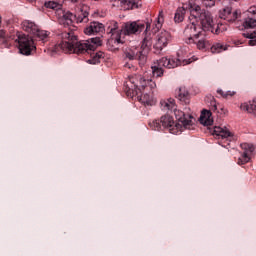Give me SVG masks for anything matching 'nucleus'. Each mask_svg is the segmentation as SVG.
I'll list each match as a JSON object with an SVG mask.
<instances>
[{
    "mask_svg": "<svg viewBox=\"0 0 256 256\" xmlns=\"http://www.w3.org/2000/svg\"><path fill=\"white\" fill-rule=\"evenodd\" d=\"M245 29H255L256 19L255 18H246L244 21Z\"/></svg>",
    "mask_w": 256,
    "mask_h": 256,
    "instance_id": "obj_34",
    "label": "nucleus"
},
{
    "mask_svg": "<svg viewBox=\"0 0 256 256\" xmlns=\"http://www.w3.org/2000/svg\"><path fill=\"white\" fill-rule=\"evenodd\" d=\"M30 3H33L34 1H36V0H28Z\"/></svg>",
    "mask_w": 256,
    "mask_h": 256,
    "instance_id": "obj_41",
    "label": "nucleus"
},
{
    "mask_svg": "<svg viewBox=\"0 0 256 256\" xmlns=\"http://www.w3.org/2000/svg\"><path fill=\"white\" fill-rule=\"evenodd\" d=\"M101 45L99 38H92L91 40L79 41L75 32H63L62 41L56 45L57 51H63L64 53H89V51H95L97 46Z\"/></svg>",
    "mask_w": 256,
    "mask_h": 256,
    "instance_id": "obj_1",
    "label": "nucleus"
},
{
    "mask_svg": "<svg viewBox=\"0 0 256 256\" xmlns=\"http://www.w3.org/2000/svg\"><path fill=\"white\" fill-rule=\"evenodd\" d=\"M62 19L67 25L73 24V19L76 23H89V12L85 10V7L78 6L75 12L64 11L62 14Z\"/></svg>",
    "mask_w": 256,
    "mask_h": 256,
    "instance_id": "obj_5",
    "label": "nucleus"
},
{
    "mask_svg": "<svg viewBox=\"0 0 256 256\" xmlns=\"http://www.w3.org/2000/svg\"><path fill=\"white\" fill-rule=\"evenodd\" d=\"M151 24H147L145 28V24L141 22H127L122 27V32L124 35H137V33H141L145 29V33L149 31Z\"/></svg>",
    "mask_w": 256,
    "mask_h": 256,
    "instance_id": "obj_8",
    "label": "nucleus"
},
{
    "mask_svg": "<svg viewBox=\"0 0 256 256\" xmlns=\"http://www.w3.org/2000/svg\"><path fill=\"white\" fill-rule=\"evenodd\" d=\"M244 152L238 158V165H245V163H249L251 161V154L255 151V147L253 145L247 144L244 145Z\"/></svg>",
    "mask_w": 256,
    "mask_h": 256,
    "instance_id": "obj_16",
    "label": "nucleus"
},
{
    "mask_svg": "<svg viewBox=\"0 0 256 256\" xmlns=\"http://www.w3.org/2000/svg\"><path fill=\"white\" fill-rule=\"evenodd\" d=\"M186 13H187V10H185V7L177 8L175 15H174L175 23H182V21H184V19H185Z\"/></svg>",
    "mask_w": 256,
    "mask_h": 256,
    "instance_id": "obj_24",
    "label": "nucleus"
},
{
    "mask_svg": "<svg viewBox=\"0 0 256 256\" xmlns=\"http://www.w3.org/2000/svg\"><path fill=\"white\" fill-rule=\"evenodd\" d=\"M217 93L221 95V97H224V99H227V97H233V95H235V92L233 91L224 92L222 89H218Z\"/></svg>",
    "mask_w": 256,
    "mask_h": 256,
    "instance_id": "obj_35",
    "label": "nucleus"
},
{
    "mask_svg": "<svg viewBox=\"0 0 256 256\" xmlns=\"http://www.w3.org/2000/svg\"><path fill=\"white\" fill-rule=\"evenodd\" d=\"M190 16L188 25H194V27H201L202 31H211L218 35L219 26L215 27L213 21V15L208 10L201 8L197 4L190 5Z\"/></svg>",
    "mask_w": 256,
    "mask_h": 256,
    "instance_id": "obj_2",
    "label": "nucleus"
},
{
    "mask_svg": "<svg viewBox=\"0 0 256 256\" xmlns=\"http://www.w3.org/2000/svg\"><path fill=\"white\" fill-rule=\"evenodd\" d=\"M171 43V33H169L166 30L161 31L160 33L157 34L156 36V41L154 43V49L156 51L161 52L167 45Z\"/></svg>",
    "mask_w": 256,
    "mask_h": 256,
    "instance_id": "obj_12",
    "label": "nucleus"
},
{
    "mask_svg": "<svg viewBox=\"0 0 256 256\" xmlns=\"http://www.w3.org/2000/svg\"><path fill=\"white\" fill-rule=\"evenodd\" d=\"M178 99L184 103H189V92L185 88H180L178 93Z\"/></svg>",
    "mask_w": 256,
    "mask_h": 256,
    "instance_id": "obj_30",
    "label": "nucleus"
},
{
    "mask_svg": "<svg viewBox=\"0 0 256 256\" xmlns=\"http://www.w3.org/2000/svg\"><path fill=\"white\" fill-rule=\"evenodd\" d=\"M160 123L166 131H169L172 135H179L183 131V126L173 119L170 115H164L160 118Z\"/></svg>",
    "mask_w": 256,
    "mask_h": 256,
    "instance_id": "obj_7",
    "label": "nucleus"
},
{
    "mask_svg": "<svg viewBox=\"0 0 256 256\" xmlns=\"http://www.w3.org/2000/svg\"><path fill=\"white\" fill-rule=\"evenodd\" d=\"M213 135H216L218 139H227L233 136V133L227 129V127L215 126Z\"/></svg>",
    "mask_w": 256,
    "mask_h": 256,
    "instance_id": "obj_19",
    "label": "nucleus"
},
{
    "mask_svg": "<svg viewBox=\"0 0 256 256\" xmlns=\"http://www.w3.org/2000/svg\"><path fill=\"white\" fill-rule=\"evenodd\" d=\"M15 41L18 43L19 51L22 55H31L36 49L33 38L21 32H17Z\"/></svg>",
    "mask_w": 256,
    "mask_h": 256,
    "instance_id": "obj_6",
    "label": "nucleus"
},
{
    "mask_svg": "<svg viewBox=\"0 0 256 256\" xmlns=\"http://www.w3.org/2000/svg\"><path fill=\"white\" fill-rule=\"evenodd\" d=\"M196 59L193 58V60H183L179 58H167L163 57L160 59V65H163V67H166V69H175V67H179V65H189V63H193Z\"/></svg>",
    "mask_w": 256,
    "mask_h": 256,
    "instance_id": "obj_13",
    "label": "nucleus"
},
{
    "mask_svg": "<svg viewBox=\"0 0 256 256\" xmlns=\"http://www.w3.org/2000/svg\"><path fill=\"white\" fill-rule=\"evenodd\" d=\"M38 28H39V26H37V24H35V22H33V21L24 20L22 22L23 31H26L27 33H30L31 35H34L35 33H37Z\"/></svg>",
    "mask_w": 256,
    "mask_h": 256,
    "instance_id": "obj_23",
    "label": "nucleus"
},
{
    "mask_svg": "<svg viewBox=\"0 0 256 256\" xmlns=\"http://www.w3.org/2000/svg\"><path fill=\"white\" fill-rule=\"evenodd\" d=\"M163 65H160V60L157 61V63H154V65L151 66L152 69V75L154 77H163Z\"/></svg>",
    "mask_w": 256,
    "mask_h": 256,
    "instance_id": "obj_26",
    "label": "nucleus"
},
{
    "mask_svg": "<svg viewBox=\"0 0 256 256\" xmlns=\"http://www.w3.org/2000/svg\"><path fill=\"white\" fill-rule=\"evenodd\" d=\"M184 41L188 45H196L197 49L203 50L207 47H211L209 40L203 37V30L201 26H195L193 24H187L184 29Z\"/></svg>",
    "mask_w": 256,
    "mask_h": 256,
    "instance_id": "obj_3",
    "label": "nucleus"
},
{
    "mask_svg": "<svg viewBox=\"0 0 256 256\" xmlns=\"http://www.w3.org/2000/svg\"><path fill=\"white\" fill-rule=\"evenodd\" d=\"M217 0H203V5L205 7H215V2Z\"/></svg>",
    "mask_w": 256,
    "mask_h": 256,
    "instance_id": "obj_37",
    "label": "nucleus"
},
{
    "mask_svg": "<svg viewBox=\"0 0 256 256\" xmlns=\"http://www.w3.org/2000/svg\"><path fill=\"white\" fill-rule=\"evenodd\" d=\"M177 107V104H175V99H164L160 101V109L162 111H165L166 113H171L174 111Z\"/></svg>",
    "mask_w": 256,
    "mask_h": 256,
    "instance_id": "obj_18",
    "label": "nucleus"
},
{
    "mask_svg": "<svg viewBox=\"0 0 256 256\" xmlns=\"http://www.w3.org/2000/svg\"><path fill=\"white\" fill-rule=\"evenodd\" d=\"M105 26L100 22H91L88 27L84 29L85 35H97V33H103Z\"/></svg>",
    "mask_w": 256,
    "mask_h": 256,
    "instance_id": "obj_17",
    "label": "nucleus"
},
{
    "mask_svg": "<svg viewBox=\"0 0 256 256\" xmlns=\"http://www.w3.org/2000/svg\"><path fill=\"white\" fill-rule=\"evenodd\" d=\"M248 13H251L252 15H256V5L251 6V7L248 9Z\"/></svg>",
    "mask_w": 256,
    "mask_h": 256,
    "instance_id": "obj_38",
    "label": "nucleus"
},
{
    "mask_svg": "<svg viewBox=\"0 0 256 256\" xmlns=\"http://www.w3.org/2000/svg\"><path fill=\"white\" fill-rule=\"evenodd\" d=\"M163 23H165V16L163 14V10H160L157 17V22L154 24V27L152 28L154 33H157V31H159V29L163 27Z\"/></svg>",
    "mask_w": 256,
    "mask_h": 256,
    "instance_id": "obj_25",
    "label": "nucleus"
},
{
    "mask_svg": "<svg viewBox=\"0 0 256 256\" xmlns=\"http://www.w3.org/2000/svg\"><path fill=\"white\" fill-rule=\"evenodd\" d=\"M211 53H222V51H227V46L221 43H215L211 48Z\"/></svg>",
    "mask_w": 256,
    "mask_h": 256,
    "instance_id": "obj_31",
    "label": "nucleus"
},
{
    "mask_svg": "<svg viewBox=\"0 0 256 256\" xmlns=\"http://www.w3.org/2000/svg\"><path fill=\"white\" fill-rule=\"evenodd\" d=\"M103 52H98L92 56L90 60H88V63L91 65H97L98 63H101V59H103Z\"/></svg>",
    "mask_w": 256,
    "mask_h": 256,
    "instance_id": "obj_32",
    "label": "nucleus"
},
{
    "mask_svg": "<svg viewBox=\"0 0 256 256\" xmlns=\"http://www.w3.org/2000/svg\"><path fill=\"white\" fill-rule=\"evenodd\" d=\"M44 6L46 7V9H54L55 11H59V9H61V4H59L55 0H47L44 3Z\"/></svg>",
    "mask_w": 256,
    "mask_h": 256,
    "instance_id": "obj_28",
    "label": "nucleus"
},
{
    "mask_svg": "<svg viewBox=\"0 0 256 256\" xmlns=\"http://www.w3.org/2000/svg\"><path fill=\"white\" fill-rule=\"evenodd\" d=\"M35 37H38V39H40V41H45V39H47L49 37V32L45 31V30H41L38 27V30H36V32H34Z\"/></svg>",
    "mask_w": 256,
    "mask_h": 256,
    "instance_id": "obj_33",
    "label": "nucleus"
},
{
    "mask_svg": "<svg viewBox=\"0 0 256 256\" xmlns=\"http://www.w3.org/2000/svg\"><path fill=\"white\" fill-rule=\"evenodd\" d=\"M140 101L144 105H147L148 107H153V105H156L157 103V98L153 95V92L149 93H143L140 96Z\"/></svg>",
    "mask_w": 256,
    "mask_h": 256,
    "instance_id": "obj_20",
    "label": "nucleus"
},
{
    "mask_svg": "<svg viewBox=\"0 0 256 256\" xmlns=\"http://www.w3.org/2000/svg\"><path fill=\"white\" fill-rule=\"evenodd\" d=\"M127 84L129 91H132L134 95H138L141 93V89H155L157 87V84L151 79H145L141 75H136L134 77L129 78V81Z\"/></svg>",
    "mask_w": 256,
    "mask_h": 256,
    "instance_id": "obj_4",
    "label": "nucleus"
},
{
    "mask_svg": "<svg viewBox=\"0 0 256 256\" xmlns=\"http://www.w3.org/2000/svg\"><path fill=\"white\" fill-rule=\"evenodd\" d=\"M122 32L123 28L119 29V24L116 21H110L108 23V33L112 36V39H114L116 43H121Z\"/></svg>",
    "mask_w": 256,
    "mask_h": 256,
    "instance_id": "obj_15",
    "label": "nucleus"
},
{
    "mask_svg": "<svg viewBox=\"0 0 256 256\" xmlns=\"http://www.w3.org/2000/svg\"><path fill=\"white\" fill-rule=\"evenodd\" d=\"M114 2H120L121 7L126 10L138 9L139 0H113Z\"/></svg>",
    "mask_w": 256,
    "mask_h": 256,
    "instance_id": "obj_22",
    "label": "nucleus"
},
{
    "mask_svg": "<svg viewBox=\"0 0 256 256\" xmlns=\"http://www.w3.org/2000/svg\"><path fill=\"white\" fill-rule=\"evenodd\" d=\"M152 45L153 37L151 36V34L145 33L144 39L142 41V46L140 47V49H142V52H140L141 55L139 57L140 65H145V63H147V54L151 50Z\"/></svg>",
    "mask_w": 256,
    "mask_h": 256,
    "instance_id": "obj_10",
    "label": "nucleus"
},
{
    "mask_svg": "<svg viewBox=\"0 0 256 256\" xmlns=\"http://www.w3.org/2000/svg\"><path fill=\"white\" fill-rule=\"evenodd\" d=\"M125 67H128V69H131V65L129 63H126Z\"/></svg>",
    "mask_w": 256,
    "mask_h": 256,
    "instance_id": "obj_40",
    "label": "nucleus"
},
{
    "mask_svg": "<svg viewBox=\"0 0 256 256\" xmlns=\"http://www.w3.org/2000/svg\"><path fill=\"white\" fill-rule=\"evenodd\" d=\"M7 37V33L4 30H0V39H5Z\"/></svg>",
    "mask_w": 256,
    "mask_h": 256,
    "instance_id": "obj_39",
    "label": "nucleus"
},
{
    "mask_svg": "<svg viewBox=\"0 0 256 256\" xmlns=\"http://www.w3.org/2000/svg\"><path fill=\"white\" fill-rule=\"evenodd\" d=\"M141 53H143L142 48H137V47L133 46L126 50L125 55H126L127 59H129L130 61H133V59H138V61H139V57H140Z\"/></svg>",
    "mask_w": 256,
    "mask_h": 256,
    "instance_id": "obj_21",
    "label": "nucleus"
},
{
    "mask_svg": "<svg viewBox=\"0 0 256 256\" xmlns=\"http://www.w3.org/2000/svg\"><path fill=\"white\" fill-rule=\"evenodd\" d=\"M240 109L242 111H247V113H252L253 115H256V104L253 102L241 104Z\"/></svg>",
    "mask_w": 256,
    "mask_h": 256,
    "instance_id": "obj_27",
    "label": "nucleus"
},
{
    "mask_svg": "<svg viewBox=\"0 0 256 256\" xmlns=\"http://www.w3.org/2000/svg\"><path fill=\"white\" fill-rule=\"evenodd\" d=\"M219 17L229 23H235V21L241 17V11L233 10L231 6H225L219 11Z\"/></svg>",
    "mask_w": 256,
    "mask_h": 256,
    "instance_id": "obj_11",
    "label": "nucleus"
},
{
    "mask_svg": "<svg viewBox=\"0 0 256 256\" xmlns=\"http://www.w3.org/2000/svg\"><path fill=\"white\" fill-rule=\"evenodd\" d=\"M243 35L244 37H246V39H250L249 45H251V47H254V45H256V30L252 32H245Z\"/></svg>",
    "mask_w": 256,
    "mask_h": 256,
    "instance_id": "obj_29",
    "label": "nucleus"
},
{
    "mask_svg": "<svg viewBox=\"0 0 256 256\" xmlns=\"http://www.w3.org/2000/svg\"><path fill=\"white\" fill-rule=\"evenodd\" d=\"M149 125L154 131H159V129H161V121L159 120H153Z\"/></svg>",
    "mask_w": 256,
    "mask_h": 256,
    "instance_id": "obj_36",
    "label": "nucleus"
},
{
    "mask_svg": "<svg viewBox=\"0 0 256 256\" xmlns=\"http://www.w3.org/2000/svg\"><path fill=\"white\" fill-rule=\"evenodd\" d=\"M211 111L212 113H217V102L215 101V98H212L210 101V110H203L200 115V123L206 127L213 125V117Z\"/></svg>",
    "mask_w": 256,
    "mask_h": 256,
    "instance_id": "obj_9",
    "label": "nucleus"
},
{
    "mask_svg": "<svg viewBox=\"0 0 256 256\" xmlns=\"http://www.w3.org/2000/svg\"><path fill=\"white\" fill-rule=\"evenodd\" d=\"M176 119L182 123V129H191L193 127V116L191 114H185L181 110H173Z\"/></svg>",
    "mask_w": 256,
    "mask_h": 256,
    "instance_id": "obj_14",
    "label": "nucleus"
}]
</instances>
